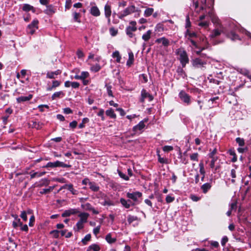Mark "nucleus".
I'll use <instances>...</instances> for the list:
<instances>
[{
  "mask_svg": "<svg viewBox=\"0 0 251 251\" xmlns=\"http://www.w3.org/2000/svg\"><path fill=\"white\" fill-rule=\"evenodd\" d=\"M135 11H136V10L134 5H132L129 6L123 11L119 13L118 17L120 19H123L125 17H126Z\"/></svg>",
  "mask_w": 251,
  "mask_h": 251,
  "instance_id": "nucleus-1",
  "label": "nucleus"
},
{
  "mask_svg": "<svg viewBox=\"0 0 251 251\" xmlns=\"http://www.w3.org/2000/svg\"><path fill=\"white\" fill-rule=\"evenodd\" d=\"M130 25L128 26L126 29V33L128 36L129 37L132 38L134 34L133 32H135L137 30V27L136 26V22L135 21H131L129 23Z\"/></svg>",
  "mask_w": 251,
  "mask_h": 251,
  "instance_id": "nucleus-2",
  "label": "nucleus"
},
{
  "mask_svg": "<svg viewBox=\"0 0 251 251\" xmlns=\"http://www.w3.org/2000/svg\"><path fill=\"white\" fill-rule=\"evenodd\" d=\"M179 60L183 67L189 62V58L185 50H180L178 52Z\"/></svg>",
  "mask_w": 251,
  "mask_h": 251,
  "instance_id": "nucleus-3",
  "label": "nucleus"
},
{
  "mask_svg": "<svg viewBox=\"0 0 251 251\" xmlns=\"http://www.w3.org/2000/svg\"><path fill=\"white\" fill-rule=\"evenodd\" d=\"M142 194L140 192H134L132 193L128 192L126 193V197L133 201L132 203H135L138 201V199L141 198Z\"/></svg>",
  "mask_w": 251,
  "mask_h": 251,
  "instance_id": "nucleus-4",
  "label": "nucleus"
},
{
  "mask_svg": "<svg viewBox=\"0 0 251 251\" xmlns=\"http://www.w3.org/2000/svg\"><path fill=\"white\" fill-rule=\"evenodd\" d=\"M224 32V27L222 25H219V26H216V28L213 30L209 35L211 38H214L221 35Z\"/></svg>",
  "mask_w": 251,
  "mask_h": 251,
  "instance_id": "nucleus-5",
  "label": "nucleus"
},
{
  "mask_svg": "<svg viewBox=\"0 0 251 251\" xmlns=\"http://www.w3.org/2000/svg\"><path fill=\"white\" fill-rule=\"evenodd\" d=\"M70 166L69 165H67L65 163H64L62 162H60L59 161H56L54 162H48L46 165L44 166V167L45 168H55L57 167H69Z\"/></svg>",
  "mask_w": 251,
  "mask_h": 251,
  "instance_id": "nucleus-6",
  "label": "nucleus"
},
{
  "mask_svg": "<svg viewBox=\"0 0 251 251\" xmlns=\"http://www.w3.org/2000/svg\"><path fill=\"white\" fill-rule=\"evenodd\" d=\"M217 152V150L216 148H214L213 149V150L211 152H210L208 154L209 157L211 158V160L210 164V167L211 168H213L215 167V162L218 159V157L215 155L216 154Z\"/></svg>",
  "mask_w": 251,
  "mask_h": 251,
  "instance_id": "nucleus-7",
  "label": "nucleus"
},
{
  "mask_svg": "<svg viewBox=\"0 0 251 251\" xmlns=\"http://www.w3.org/2000/svg\"><path fill=\"white\" fill-rule=\"evenodd\" d=\"M179 97L181 100L189 105L191 102L190 97L184 91H181L179 93Z\"/></svg>",
  "mask_w": 251,
  "mask_h": 251,
  "instance_id": "nucleus-8",
  "label": "nucleus"
},
{
  "mask_svg": "<svg viewBox=\"0 0 251 251\" xmlns=\"http://www.w3.org/2000/svg\"><path fill=\"white\" fill-rule=\"evenodd\" d=\"M146 99H148L149 100L151 101L153 100V98L149 93L147 92L145 89H143L141 91V98L140 99V101L141 102H144Z\"/></svg>",
  "mask_w": 251,
  "mask_h": 251,
  "instance_id": "nucleus-9",
  "label": "nucleus"
},
{
  "mask_svg": "<svg viewBox=\"0 0 251 251\" xmlns=\"http://www.w3.org/2000/svg\"><path fill=\"white\" fill-rule=\"evenodd\" d=\"M38 21L37 20H34L32 23L29 24L27 28L28 32L31 34H33L35 32V28H38Z\"/></svg>",
  "mask_w": 251,
  "mask_h": 251,
  "instance_id": "nucleus-10",
  "label": "nucleus"
},
{
  "mask_svg": "<svg viewBox=\"0 0 251 251\" xmlns=\"http://www.w3.org/2000/svg\"><path fill=\"white\" fill-rule=\"evenodd\" d=\"M192 64L195 68H201L203 67L204 65L206 64V62L203 61L201 59L197 58L193 60Z\"/></svg>",
  "mask_w": 251,
  "mask_h": 251,
  "instance_id": "nucleus-11",
  "label": "nucleus"
},
{
  "mask_svg": "<svg viewBox=\"0 0 251 251\" xmlns=\"http://www.w3.org/2000/svg\"><path fill=\"white\" fill-rule=\"evenodd\" d=\"M78 212V210L77 209L73 208V209H69L64 211V212L62 214V217H69L72 215H74Z\"/></svg>",
  "mask_w": 251,
  "mask_h": 251,
  "instance_id": "nucleus-12",
  "label": "nucleus"
},
{
  "mask_svg": "<svg viewBox=\"0 0 251 251\" xmlns=\"http://www.w3.org/2000/svg\"><path fill=\"white\" fill-rule=\"evenodd\" d=\"M104 14L105 17L107 19L108 22H110V17L111 15V7L108 4H105L104 6Z\"/></svg>",
  "mask_w": 251,
  "mask_h": 251,
  "instance_id": "nucleus-13",
  "label": "nucleus"
},
{
  "mask_svg": "<svg viewBox=\"0 0 251 251\" xmlns=\"http://www.w3.org/2000/svg\"><path fill=\"white\" fill-rule=\"evenodd\" d=\"M120 202L126 208H129L131 205H135V203H131V201L130 200H126L124 198L120 199Z\"/></svg>",
  "mask_w": 251,
  "mask_h": 251,
  "instance_id": "nucleus-14",
  "label": "nucleus"
},
{
  "mask_svg": "<svg viewBox=\"0 0 251 251\" xmlns=\"http://www.w3.org/2000/svg\"><path fill=\"white\" fill-rule=\"evenodd\" d=\"M56 11V9L52 5L47 6L46 9L44 10V13L48 15H53Z\"/></svg>",
  "mask_w": 251,
  "mask_h": 251,
  "instance_id": "nucleus-15",
  "label": "nucleus"
},
{
  "mask_svg": "<svg viewBox=\"0 0 251 251\" xmlns=\"http://www.w3.org/2000/svg\"><path fill=\"white\" fill-rule=\"evenodd\" d=\"M90 13L95 17H98L100 14L99 9L96 6H93L90 8Z\"/></svg>",
  "mask_w": 251,
  "mask_h": 251,
  "instance_id": "nucleus-16",
  "label": "nucleus"
},
{
  "mask_svg": "<svg viewBox=\"0 0 251 251\" xmlns=\"http://www.w3.org/2000/svg\"><path fill=\"white\" fill-rule=\"evenodd\" d=\"M32 98V95L31 94L28 95L27 96H21L16 99L18 103L25 102L30 100Z\"/></svg>",
  "mask_w": 251,
  "mask_h": 251,
  "instance_id": "nucleus-17",
  "label": "nucleus"
},
{
  "mask_svg": "<svg viewBox=\"0 0 251 251\" xmlns=\"http://www.w3.org/2000/svg\"><path fill=\"white\" fill-rule=\"evenodd\" d=\"M157 43H162L164 47H168L169 45V41L165 37L158 38L155 40Z\"/></svg>",
  "mask_w": 251,
  "mask_h": 251,
  "instance_id": "nucleus-18",
  "label": "nucleus"
},
{
  "mask_svg": "<svg viewBox=\"0 0 251 251\" xmlns=\"http://www.w3.org/2000/svg\"><path fill=\"white\" fill-rule=\"evenodd\" d=\"M62 188H67L69 191H70L72 194L73 195H77L78 191L73 188V185L72 184H65L62 187Z\"/></svg>",
  "mask_w": 251,
  "mask_h": 251,
  "instance_id": "nucleus-19",
  "label": "nucleus"
},
{
  "mask_svg": "<svg viewBox=\"0 0 251 251\" xmlns=\"http://www.w3.org/2000/svg\"><path fill=\"white\" fill-rule=\"evenodd\" d=\"M208 15L209 16V17L211 18V21L212 22V23L214 24H216V26H219V25H221L220 22H219V19L216 17L215 16V15H214L213 14H212V12H209L208 13Z\"/></svg>",
  "mask_w": 251,
  "mask_h": 251,
  "instance_id": "nucleus-20",
  "label": "nucleus"
},
{
  "mask_svg": "<svg viewBox=\"0 0 251 251\" xmlns=\"http://www.w3.org/2000/svg\"><path fill=\"white\" fill-rule=\"evenodd\" d=\"M89 216V214L87 213H81L78 215V217L80 218V220L79 221L83 223H86L87 222V219Z\"/></svg>",
  "mask_w": 251,
  "mask_h": 251,
  "instance_id": "nucleus-21",
  "label": "nucleus"
},
{
  "mask_svg": "<svg viewBox=\"0 0 251 251\" xmlns=\"http://www.w3.org/2000/svg\"><path fill=\"white\" fill-rule=\"evenodd\" d=\"M61 72L58 70L55 72H49L47 73V77L52 79L55 78V75H57L61 74Z\"/></svg>",
  "mask_w": 251,
  "mask_h": 251,
  "instance_id": "nucleus-22",
  "label": "nucleus"
},
{
  "mask_svg": "<svg viewBox=\"0 0 251 251\" xmlns=\"http://www.w3.org/2000/svg\"><path fill=\"white\" fill-rule=\"evenodd\" d=\"M22 9L25 12H28L29 11H32L33 13L35 12V9L33 7V6L28 4H24L23 5Z\"/></svg>",
  "mask_w": 251,
  "mask_h": 251,
  "instance_id": "nucleus-23",
  "label": "nucleus"
},
{
  "mask_svg": "<svg viewBox=\"0 0 251 251\" xmlns=\"http://www.w3.org/2000/svg\"><path fill=\"white\" fill-rule=\"evenodd\" d=\"M185 37L187 38L188 40L192 39L193 38L197 37V34L194 32H190L189 29H187L185 33Z\"/></svg>",
  "mask_w": 251,
  "mask_h": 251,
  "instance_id": "nucleus-24",
  "label": "nucleus"
},
{
  "mask_svg": "<svg viewBox=\"0 0 251 251\" xmlns=\"http://www.w3.org/2000/svg\"><path fill=\"white\" fill-rule=\"evenodd\" d=\"M100 250V246L98 244H93L88 247L86 251H99Z\"/></svg>",
  "mask_w": 251,
  "mask_h": 251,
  "instance_id": "nucleus-25",
  "label": "nucleus"
},
{
  "mask_svg": "<svg viewBox=\"0 0 251 251\" xmlns=\"http://www.w3.org/2000/svg\"><path fill=\"white\" fill-rule=\"evenodd\" d=\"M211 188V185L209 183H205L201 186V189L203 193H206Z\"/></svg>",
  "mask_w": 251,
  "mask_h": 251,
  "instance_id": "nucleus-26",
  "label": "nucleus"
},
{
  "mask_svg": "<svg viewBox=\"0 0 251 251\" xmlns=\"http://www.w3.org/2000/svg\"><path fill=\"white\" fill-rule=\"evenodd\" d=\"M134 61V55L132 52L128 53V59L126 62V65L130 66L133 63Z\"/></svg>",
  "mask_w": 251,
  "mask_h": 251,
  "instance_id": "nucleus-27",
  "label": "nucleus"
},
{
  "mask_svg": "<svg viewBox=\"0 0 251 251\" xmlns=\"http://www.w3.org/2000/svg\"><path fill=\"white\" fill-rule=\"evenodd\" d=\"M83 223L78 221L75 226L74 227V229L75 231H78L79 230L82 229L84 227Z\"/></svg>",
  "mask_w": 251,
  "mask_h": 251,
  "instance_id": "nucleus-28",
  "label": "nucleus"
},
{
  "mask_svg": "<svg viewBox=\"0 0 251 251\" xmlns=\"http://www.w3.org/2000/svg\"><path fill=\"white\" fill-rule=\"evenodd\" d=\"M140 218H139L138 217H137V216H132V215H129L127 216V222L129 223V224H131L134 221H140Z\"/></svg>",
  "mask_w": 251,
  "mask_h": 251,
  "instance_id": "nucleus-29",
  "label": "nucleus"
},
{
  "mask_svg": "<svg viewBox=\"0 0 251 251\" xmlns=\"http://www.w3.org/2000/svg\"><path fill=\"white\" fill-rule=\"evenodd\" d=\"M105 113L107 116L110 117L111 118L115 119L116 118V115L114 113L113 109H112V108H110L107 110Z\"/></svg>",
  "mask_w": 251,
  "mask_h": 251,
  "instance_id": "nucleus-30",
  "label": "nucleus"
},
{
  "mask_svg": "<svg viewBox=\"0 0 251 251\" xmlns=\"http://www.w3.org/2000/svg\"><path fill=\"white\" fill-rule=\"evenodd\" d=\"M89 185L90 188L94 192H98L99 190V187L95 182H89Z\"/></svg>",
  "mask_w": 251,
  "mask_h": 251,
  "instance_id": "nucleus-31",
  "label": "nucleus"
},
{
  "mask_svg": "<svg viewBox=\"0 0 251 251\" xmlns=\"http://www.w3.org/2000/svg\"><path fill=\"white\" fill-rule=\"evenodd\" d=\"M153 11L154 9L152 8H146L144 15L146 17H149L153 14Z\"/></svg>",
  "mask_w": 251,
  "mask_h": 251,
  "instance_id": "nucleus-32",
  "label": "nucleus"
},
{
  "mask_svg": "<svg viewBox=\"0 0 251 251\" xmlns=\"http://www.w3.org/2000/svg\"><path fill=\"white\" fill-rule=\"evenodd\" d=\"M145 125L143 121H141L138 125L133 127V130L137 131V130H140L142 129Z\"/></svg>",
  "mask_w": 251,
  "mask_h": 251,
  "instance_id": "nucleus-33",
  "label": "nucleus"
},
{
  "mask_svg": "<svg viewBox=\"0 0 251 251\" xmlns=\"http://www.w3.org/2000/svg\"><path fill=\"white\" fill-rule=\"evenodd\" d=\"M151 31L149 30L146 33L143 35L142 39L145 41H148L151 38Z\"/></svg>",
  "mask_w": 251,
  "mask_h": 251,
  "instance_id": "nucleus-34",
  "label": "nucleus"
},
{
  "mask_svg": "<svg viewBox=\"0 0 251 251\" xmlns=\"http://www.w3.org/2000/svg\"><path fill=\"white\" fill-rule=\"evenodd\" d=\"M64 96V93L62 91L55 92L51 96L52 100H55L57 98L62 97Z\"/></svg>",
  "mask_w": 251,
  "mask_h": 251,
  "instance_id": "nucleus-35",
  "label": "nucleus"
},
{
  "mask_svg": "<svg viewBox=\"0 0 251 251\" xmlns=\"http://www.w3.org/2000/svg\"><path fill=\"white\" fill-rule=\"evenodd\" d=\"M105 239H106V241L110 244L113 243L116 241V238H112L111 235L110 233L108 234L106 236Z\"/></svg>",
  "mask_w": 251,
  "mask_h": 251,
  "instance_id": "nucleus-36",
  "label": "nucleus"
},
{
  "mask_svg": "<svg viewBox=\"0 0 251 251\" xmlns=\"http://www.w3.org/2000/svg\"><path fill=\"white\" fill-rule=\"evenodd\" d=\"M112 57L116 58V61L118 63L120 62L121 57L118 51H115L112 53Z\"/></svg>",
  "mask_w": 251,
  "mask_h": 251,
  "instance_id": "nucleus-37",
  "label": "nucleus"
},
{
  "mask_svg": "<svg viewBox=\"0 0 251 251\" xmlns=\"http://www.w3.org/2000/svg\"><path fill=\"white\" fill-rule=\"evenodd\" d=\"M91 235L90 234H87L83 239H82L81 242L83 245L87 244V242L91 240Z\"/></svg>",
  "mask_w": 251,
  "mask_h": 251,
  "instance_id": "nucleus-38",
  "label": "nucleus"
},
{
  "mask_svg": "<svg viewBox=\"0 0 251 251\" xmlns=\"http://www.w3.org/2000/svg\"><path fill=\"white\" fill-rule=\"evenodd\" d=\"M45 174H46V172H40V173L35 172V173H33L32 174H31V175H30L31 178H33L36 177V176H37L38 177L42 176H44Z\"/></svg>",
  "mask_w": 251,
  "mask_h": 251,
  "instance_id": "nucleus-39",
  "label": "nucleus"
},
{
  "mask_svg": "<svg viewBox=\"0 0 251 251\" xmlns=\"http://www.w3.org/2000/svg\"><path fill=\"white\" fill-rule=\"evenodd\" d=\"M105 86L106 87V90H107V92L108 95L109 97H114V96L113 95L112 91L111 90L112 86L111 85H107V84H106Z\"/></svg>",
  "mask_w": 251,
  "mask_h": 251,
  "instance_id": "nucleus-40",
  "label": "nucleus"
},
{
  "mask_svg": "<svg viewBox=\"0 0 251 251\" xmlns=\"http://www.w3.org/2000/svg\"><path fill=\"white\" fill-rule=\"evenodd\" d=\"M82 208L86 210H91L92 208V206L89 203H86L81 205Z\"/></svg>",
  "mask_w": 251,
  "mask_h": 251,
  "instance_id": "nucleus-41",
  "label": "nucleus"
},
{
  "mask_svg": "<svg viewBox=\"0 0 251 251\" xmlns=\"http://www.w3.org/2000/svg\"><path fill=\"white\" fill-rule=\"evenodd\" d=\"M89 119H88V118H83V119H82V123H80V124L79 125V126H78L79 128H83V127L85 126L84 124H86V123H88V122H89Z\"/></svg>",
  "mask_w": 251,
  "mask_h": 251,
  "instance_id": "nucleus-42",
  "label": "nucleus"
},
{
  "mask_svg": "<svg viewBox=\"0 0 251 251\" xmlns=\"http://www.w3.org/2000/svg\"><path fill=\"white\" fill-rule=\"evenodd\" d=\"M60 233V231L57 230H52L50 232V234L55 238H57L59 237Z\"/></svg>",
  "mask_w": 251,
  "mask_h": 251,
  "instance_id": "nucleus-43",
  "label": "nucleus"
},
{
  "mask_svg": "<svg viewBox=\"0 0 251 251\" xmlns=\"http://www.w3.org/2000/svg\"><path fill=\"white\" fill-rule=\"evenodd\" d=\"M12 225L14 228H16L19 226H22V223L20 219H18L13 222Z\"/></svg>",
  "mask_w": 251,
  "mask_h": 251,
  "instance_id": "nucleus-44",
  "label": "nucleus"
},
{
  "mask_svg": "<svg viewBox=\"0 0 251 251\" xmlns=\"http://www.w3.org/2000/svg\"><path fill=\"white\" fill-rule=\"evenodd\" d=\"M102 204L104 206H105V205L111 206V205H113L114 203L112 201H110V200L105 199L104 201L102 202Z\"/></svg>",
  "mask_w": 251,
  "mask_h": 251,
  "instance_id": "nucleus-45",
  "label": "nucleus"
},
{
  "mask_svg": "<svg viewBox=\"0 0 251 251\" xmlns=\"http://www.w3.org/2000/svg\"><path fill=\"white\" fill-rule=\"evenodd\" d=\"M198 156H199V154L196 152V153H193L191 155H190V159L192 161H198Z\"/></svg>",
  "mask_w": 251,
  "mask_h": 251,
  "instance_id": "nucleus-46",
  "label": "nucleus"
},
{
  "mask_svg": "<svg viewBox=\"0 0 251 251\" xmlns=\"http://www.w3.org/2000/svg\"><path fill=\"white\" fill-rule=\"evenodd\" d=\"M236 141L241 147H242L245 145V141L243 138L238 137L236 139Z\"/></svg>",
  "mask_w": 251,
  "mask_h": 251,
  "instance_id": "nucleus-47",
  "label": "nucleus"
},
{
  "mask_svg": "<svg viewBox=\"0 0 251 251\" xmlns=\"http://www.w3.org/2000/svg\"><path fill=\"white\" fill-rule=\"evenodd\" d=\"M32 126L37 129H40L42 127L41 124L37 122H33Z\"/></svg>",
  "mask_w": 251,
  "mask_h": 251,
  "instance_id": "nucleus-48",
  "label": "nucleus"
},
{
  "mask_svg": "<svg viewBox=\"0 0 251 251\" xmlns=\"http://www.w3.org/2000/svg\"><path fill=\"white\" fill-rule=\"evenodd\" d=\"M241 74L247 76L248 77V75H249V71L245 69H241L240 70L238 71Z\"/></svg>",
  "mask_w": 251,
  "mask_h": 251,
  "instance_id": "nucleus-49",
  "label": "nucleus"
},
{
  "mask_svg": "<svg viewBox=\"0 0 251 251\" xmlns=\"http://www.w3.org/2000/svg\"><path fill=\"white\" fill-rule=\"evenodd\" d=\"M109 32L111 36H115L118 33V30L115 29L114 27H111L109 29Z\"/></svg>",
  "mask_w": 251,
  "mask_h": 251,
  "instance_id": "nucleus-50",
  "label": "nucleus"
},
{
  "mask_svg": "<svg viewBox=\"0 0 251 251\" xmlns=\"http://www.w3.org/2000/svg\"><path fill=\"white\" fill-rule=\"evenodd\" d=\"M73 15H74V19L75 21L76 22L80 23V21L79 20L80 14L76 13V12H74L73 13Z\"/></svg>",
  "mask_w": 251,
  "mask_h": 251,
  "instance_id": "nucleus-51",
  "label": "nucleus"
},
{
  "mask_svg": "<svg viewBox=\"0 0 251 251\" xmlns=\"http://www.w3.org/2000/svg\"><path fill=\"white\" fill-rule=\"evenodd\" d=\"M53 189V188L51 187H50L49 188L47 189H43L40 193L41 194H44L50 193L52 190Z\"/></svg>",
  "mask_w": 251,
  "mask_h": 251,
  "instance_id": "nucleus-52",
  "label": "nucleus"
},
{
  "mask_svg": "<svg viewBox=\"0 0 251 251\" xmlns=\"http://www.w3.org/2000/svg\"><path fill=\"white\" fill-rule=\"evenodd\" d=\"M209 23L207 21L201 22L198 24V25L201 27H207L209 26Z\"/></svg>",
  "mask_w": 251,
  "mask_h": 251,
  "instance_id": "nucleus-53",
  "label": "nucleus"
},
{
  "mask_svg": "<svg viewBox=\"0 0 251 251\" xmlns=\"http://www.w3.org/2000/svg\"><path fill=\"white\" fill-rule=\"evenodd\" d=\"M229 154L232 156V161L235 162L237 161V157L236 156L235 152L233 151H229Z\"/></svg>",
  "mask_w": 251,
  "mask_h": 251,
  "instance_id": "nucleus-54",
  "label": "nucleus"
},
{
  "mask_svg": "<svg viewBox=\"0 0 251 251\" xmlns=\"http://www.w3.org/2000/svg\"><path fill=\"white\" fill-rule=\"evenodd\" d=\"M158 161L161 163H168V160L166 158H162L161 157L160 155L158 154Z\"/></svg>",
  "mask_w": 251,
  "mask_h": 251,
  "instance_id": "nucleus-55",
  "label": "nucleus"
},
{
  "mask_svg": "<svg viewBox=\"0 0 251 251\" xmlns=\"http://www.w3.org/2000/svg\"><path fill=\"white\" fill-rule=\"evenodd\" d=\"M230 174H231V177L233 178V179H231V182H232V183H234L235 182V180L234 179V178H235L236 177V171H235V169H232L231 170Z\"/></svg>",
  "mask_w": 251,
  "mask_h": 251,
  "instance_id": "nucleus-56",
  "label": "nucleus"
},
{
  "mask_svg": "<svg viewBox=\"0 0 251 251\" xmlns=\"http://www.w3.org/2000/svg\"><path fill=\"white\" fill-rule=\"evenodd\" d=\"M81 79H84L87 78L89 76V74L88 72H82L81 73Z\"/></svg>",
  "mask_w": 251,
  "mask_h": 251,
  "instance_id": "nucleus-57",
  "label": "nucleus"
},
{
  "mask_svg": "<svg viewBox=\"0 0 251 251\" xmlns=\"http://www.w3.org/2000/svg\"><path fill=\"white\" fill-rule=\"evenodd\" d=\"M100 69V67L99 65H96L95 66H93L91 67V70L94 71L95 72H98Z\"/></svg>",
  "mask_w": 251,
  "mask_h": 251,
  "instance_id": "nucleus-58",
  "label": "nucleus"
},
{
  "mask_svg": "<svg viewBox=\"0 0 251 251\" xmlns=\"http://www.w3.org/2000/svg\"><path fill=\"white\" fill-rule=\"evenodd\" d=\"M119 175L120 176L126 180H128L129 179L128 176H126L125 174L121 172V171H118Z\"/></svg>",
  "mask_w": 251,
  "mask_h": 251,
  "instance_id": "nucleus-59",
  "label": "nucleus"
},
{
  "mask_svg": "<svg viewBox=\"0 0 251 251\" xmlns=\"http://www.w3.org/2000/svg\"><path fill=\"white\" fill-rule=\"evenodd\" d=\"M104 110L101 109L100 110L99 112L97 114L98 116H99L101 118V120L102 121H103L104 120Z\"/></svg>",
  "mask_w": 251,
  "mask_h": 251,
  "instance_id": "nucleus-60",
  "label": "nucleus"
},
{
  "mask_svg": "<svg viewBox=\"0 0 251 251\" xmlns=\"http://www.w3.org/2000/svg\"><path fill=\"white\" fill-rule=\"evenodd\" d=\"M76 54L79 58H82L84 57V54L81 50H78L76 52Z\"/></svg>",
  "mask_w": 251,
  "mask_h": 251,
  "instance_id": "nucleus-61",
  "label": "nucleus"
},
{
  "mask_svg": "<svg viewBox=\"0 0 251 251\" xmlns=\"http://www.w3.org/2000/svg\"><path fill=\"white\" fill-rule=\"evenodd\" d=\"M173 150V147L171 146H165L163 147V150L164 151H170Z\"/></svg>",
  "mask_w": 251,
  "mask_h": 251,
  "instance_id": "nucleus-62",
  "label": "nucleus"
},
{
  "mask_svg": "<svg viewBox=\"0 0 251 251\" xmlns=\"http://www.w3.org/2000/svg\"><path fill=\"white\" fill-rule=\"evenodd\" d=\"M175 200L174 197H172L170 196V195L167 196L166 198V201L167 203H170L173 202Z\"/></svg>",
  "mask_w": 251,
  "mask_h": 251,
  "instance_id": "nucleus-63",
  "label": "nucleus"
},
{
  "mask_svg": "<svg viewBox=\"0 0 251 251\" xmlns=\"http://www.w3.org/2000/svg\"><path fill=\"white\" fill-rule=\"evenodd\" d=\"M20 216L24 221H27V215H26V213L25 211H22Z\"/></svg>",
  "mask_w": 251,
  "mask_h": 251,
  "instance_id": "nucleus-64",
  "label": "nucleus"
}]
</instances>
